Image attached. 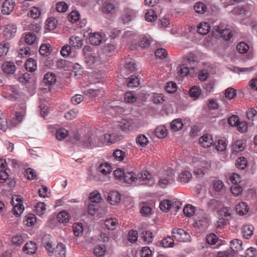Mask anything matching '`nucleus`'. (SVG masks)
<instances>
[{
  "label": "nucleus",
  "mask_w": 257,
  "mask_h": 257,
  "mask_svg": "<svg viewBox=\"0 0 257 257\" xmlns=\"http://www.w3.org/2000/svg\"><path fill=\"white\" fill-rule=\"evenodd\" d=\"M175 182L174 173L173 170L168 169L160 174L158 185L162 188H166Z\"/></svg>",
  "instance_id": "nucleus-1"
},
{
  "label": "nucleus",
  "mask_w": 257,
  "mask_h": 257,
  "mask_svg": "<svg viewBox=\"0 0 257 257\" xmlns=\"http://www.w3.org/2000/svg\"><path fill=\"white\" fill-rule=\"evenodd\" d=\"M137 183L139 185L152 186L155 184V180L149 171L143 170L137 175Z\"/></svg>",
  "instance_id": "nucleus-2"
},
{
  "label": "nucleus",
  "mask_w": 257,
  "mask_h": 257,
  "mask_svg": "<svg viewBox=\"0 0 257 257\" xmlns=\"http://www.w3.org/2000/svg\"><path fill=\"white\" fill-rule=\"evenodd\" d=\"M81 145L87 148H93L99 147L101 142L100 138L95 134H92L88 137L83 138L81 141Z\"/></svg>",
  "instance_id": "nucleus-3"
},
{
  "label": "nucleus",
  "mask_w": 257,
  "mask_h": 257,
  "mask_svg": "<svg viewBox=\"0 0 257 257\" xmlns=\"http://www.w3.org/2000/svg\"><path fill=\"white\" fill-rule=\"evenodd\" d=\"M172 234L176 240L181 242L190 241L191 236L189 233L185 230L179 228H174L172 230Z\"/></svg>",
  "instance_id": "nucleus-4"
},
{
  "label": "nucleus",
  "mask_w": 257,
  "mask_h": 257,
  "mask_svg": "<svg viewBox=\"0 0 257 257\" xmlns=\"http://www.w3.org/2000/svg\"><path fill=\"white\" fill-rule=\"evenodd\" d=\"M4 97L11 100H16L19 96V90L15 86H7L3 88L2 91Z\"/></svg>",
  "instance_id": "nucleus-5"
},
{
  "label": "nucleus",
  "mask_w": 257,
  "mask_h": 257,
  "mask_svg": "<svg viewBox=\"0 0 257 257\" xmlns=\"http://www.w3.org/2000/svg\"><path fill=\"white\" fill-rule=\"evenodd\" d=\"M21 105L22 111L21 112L16 111L14 114H12L11 116V119L9 120L13 126H16L18 123L21 122L23 119L26 106L24 103H22Z\"/></svg>",
  "instance_id": "nucleus-6"
},
{
  "label": "nucleus",
  "mask_w": 257,
  "mask_h": 257,
  "mask_svg": "<svg viewBox=\"0 0 257 257\" xmlns=\"http://www.w3.org/2000/svg\"><path fill=\"white\" fill-rule=\"evenodd\" d=\"M189 67L186 63H183L179 65L177 68V73L181 77L186 76L188 75H193L195 73V68L193 66Z\"/></svg>",
  "instance_id": "nucleus-7"
},
{
  "label": "nucleus",
  "mask_w": 257,
  "mask_h": 257,
  "mask_svg": "<svg viewBox=\"0 0 257 257\" xmlns=\"http://www.w3.org/2000/svg\"><path fill=\"white\" fill-rule=\"evenodd\" d=\"M51 239V236L49 234L44 235L42 239V243L48 252L49 256L53 254V245Z\"/></svg>",
  "instance_id": "nucleus-8"
},
{
  "label": "nucleus",
  "mask_w": 257,
  "mask_h": 257,
  "mask_svg": "<svg viewBox=\"0 0 257 257\" xmlns=\"http://www.w3.org/2000/svg\"><path fill=\"white\" fill-rule=\"evenodd\" d=\"M17 26L14 24L7 25L3 31V36L7 40L13 38L17 32Z\"/></svg>",
  "instance_id": "nucleus-9"
},
{
  "label": "nucleus",
  "mask_w": 257,
  "mask_h": 257,
  "mask_svg": "<svg viewBox=\"0 0 257 257\" xmlns=\"http://www.w3.org/2000/svg\"><path fill=\"white\" fill-rule=\"evenodd\" d=\"M15 2L14 0H5L1 7V11L3 14L10 15L14 10Z\"/></svg>",
  "instance_id": "nucleus-10"
},
{
  "label": "nucleus",
  "mask_w": 257,
  "mask_h": 257,
  "mask_svg": "<svg viewBox=\"0 0 257 257\" xmlns=\"http://www.w3.org/2000/svg\"><path fill=\"white\" fill-rule=\"evenodd\" d=\"M199 144L203 148H209L214 144L212 136L211 135L205 134L199 139Z\"/></svg>",
  "instance_id": "nucleus-11"
},
{
  "label": "nucleus",
  "mask_w": 257,
  "mask_h": 257,
  "mask_svg": "<svg viewBox=\"0 0 257 257\" xmlns=\"http://www.w3.org/2000/svg\"><path fill=\"white\" fill-rule=\"evenodd\" d=\"M107 199L111 204L115 205L120 202L121 195L117 191H112L108 193Z\"/></svg>",
  "instance_id": "nucleus-12"
},
{
  "label": "nucleus",
  "mask_w": 257,
  "mask_h": 257,
  "mask_svg": "<svg viewBox=\"0 0 257 257\" xmlns=\"http://www.w3.org/2000/svg\"><path fill=\"white\" fill-rule=\"evenodd\" d=\"M213 29H214V30L216 31L217 33L219 34L221 37L225 40H229L232 36L231 31L230 29H221L219 26H215Z\"/></svg>",
  "instance_id": "nucleus-13"
},
{
  "label": "nucleus",
  "mask_w": 257,
  "mask_h": 257,
  "mask_svg": "<svg viewBox=\"0 0 257 257\" xmlns=\"http://www.w3.org/2000/svg\"><path fill=\"white\" fill-rule=\"evenodd\" d=\"M6 161L3 159H0V183L5 182L8 178V174L6 172Z\"/></svg>",
  "instance_id": "nucleus-14"
},
{
  "label": "nucleus",
  "mask_w": 257,
  "mask_h": 257,
  "mask_svg": "<svg viewBox=\"0 0 257 257\" xmlns=\"http://www.w3.org/2000/svg\"><path fill=\"white\" fill-rule=\"evenodd\" d=\"M254 227L251 224H244L241 228L242 236L245 239H249L253 234Z\"/></svg>",
  "instance_id": "nucleus-15"
},
{
  "label": "nucleus",
  "mask_w": 257,
  "mask_h": 257,
  "mask_svg": "<svg viewBox=\"0 0 257 257\" xmlns=\"http://www.w3.org/2000/svg\"><path fill=\"white\" fill-rule=\"evenodd\" d=\"M119 126L121 130L125 132L131 131L134 128V123L132 120L122 119L119 122Z\"/></svg>",
  "instance_id": "nucleus-16"
},
{
  "label": "nucleus",
  "mask_w": 257,
  "mask_h": 257,
  "mask_svg": "<svg viewBox=\"0 0 257 257\" xmlns=\"http://www.w3.org/2000/svg\"><path fill=\"white\" fill-rule=\"evenodd\" d=\"M37 249L36 244L31 241L27 242L23 248V251L29 254H33L35 253Z\"/></svg>",
  "instance_id": "nucleus-17"
},
{
  "label": "nucleus",
  "mask_w": 257,
  "mask_h": 257,
  "mask_svg": "<svg viewBox=\"0 0 257 257\" xmlns=\"http://www.w3.org/2000/svg\"><path fill=\"white\" fill-rule=\"evenodd\" d=\"M66 248L65 245L60 243L53 248V254L55 257H66Z\"/></svg>",
  "instance_id": "nucleus-18"
},
{
  "label": "nucleus",
  "mask_w": 257,
  "mask_h": 257,
  "mask_svg": "<svg viewBox=\"0 0 257 257\" xmlns=\"http://www.w3.org/2000/svg\"><path fill=\"white\" fill-rule=\"evenodd\" d=\"M16 68L15 64L12 62H5L2 65L3 72L8 74H13L16 71Z\"/></svg>",
  "instance_id": "nucleus-19"
},
{
  "label": "nucleus",
  "mask_w": 257,
  "mask_h": 257,
  "mask_svg": "<svg viewBox=\"0 0 257 257\" xmlns=\"http://www.w3.org/2000/svg\"><path fill=\"white\" fill-rule=\"evenodd\" d=\"M103 39V36L98 33H92L89 37L90 43L93 45L100 44L102 42Z\"/></svg>",
  "instance_id": "nucleus-20"
},
{
  "label": "nucleus",
  "mask_w": 257,
  "mask_h": 257,
  "mask_svg": "<svg viewBox=\"0 0 257 257\" xmlns=\"http://www.w3.org/2000/svg\"><path fill=\"white\" fill-rule=\"evenodd\" d=\"M235 209L237 214L243 215L246 214L248 210V206L246 203L241 202L236 205Z\"/></svg>",
  "instance_id": "nucleus-21"
},
{
  "label": "nucleus",
  "mask_w": 257,
  "mask_h": 257,
  "mask_svg": "<svg viewBox=\"0 0 257 257\" xmlns=\"http://www.w3.org/2000/svg\"><path fill=\"white\" fill-rule=\"evenodd\" d=\"M69 44L72 47L79 49L83 45V41L79 37L72 36L69 38Z\"/></svg>",
  "instance_id": "nucleus-22"
},
{
  "label": "nucleus",
  "mask_w": 257,
  "mask_h": 257,
  "mask_svg": "<svg viewBox=\"0 0 257 257\" xmlns=\"http://www.w3.org/2000/svg\"><path fill=\"white\" fill-rule=\"evenodd\" d=\"M122 179L127 184L137 183V175L133 172H125Z\"/></svg>",
  "instance_id": "nucleus-23"
},
{
  "label": "nucleus",
  "mask_w": 257,
  "mask_h": 257,
  "mask_svg": "<svg viewBox=\"0 0 257 257\" xmlns=\"http://www.w3.org/2000/svg\"><path fill=\"white\" fill-rule=\"evenodd\" d=\"M154 133L155 136L159 139L165 138L168 134L167 128L163 125H160L157 127L155 130Z\"/></svg>",
  "instance_id": "nucleus-24"
},
{
  "label": "nucleus",
  "mask_w": 257,
  "mask_h": 257,
  "mask_svg": "<svg viewBox=\"0 0 257 257\" xmlns=\"http://www.w3.org/2000/svg\"><path fill=\"white\" fill-rule=\"evenodd\" d=\"M232 213V210L227 207H223L219 211L220 215L227 221H229L231 219Z\"/></svg>",
  "instance_id": "nucleus-25"
},
{
  "label": "nucleus",
  "mask_w": 257,
  "mask_h": 257,
  "mask_svg": "<svg viewBox=\"0 0 257 257\" xmlns=\"http://www.w3.org/2000/svg\"><path fill=\"white\" fill-rule=\"evenodd\" d=\"M210 29L209 24L206 22L201 23L197 27V32L199 34L205 35L208 33Z\"/></svg>",
  "instance_id": "nucleus-26"
},
{
  "label": "nucleus",
  "mask_w": 257,
  "mask_h": 257,
  "mask_svg": "<svg viewBox=\"0 0 257 257\" xmlns=\"http://www.w3.org/2000/svg\"><path fill=\"white\" fill-rule=\"evenodd\" d=\"M25 68L28 71L34 72L37 68L36 61L32 58H29L25 63Z\"/></svg>",
  "instance_id": "nucleus-27"
},
{
  "label": "nucleus",
  "mask_w": 257,
  "mask_h": 257,
  "mask_svg": "<svg viewBox=\"0 0 257 257\" xmlns=\"http://www.w3.org/2000/svg\"><path fill=\"white\" fill-rule=\"evenodd\" d=\"M68 131L64 128H59L56 132V139L59 141H62L68 136Z\"/></svg>",
  "instance_id": "nucleus-28"
},
{
  "label": "nucleus",
  "mask_w": 257,
  "mask_h": 257,
  "mask_svg": "<svg viewBox=\"0 0 257 257\" xmlns=\"http://www.w3.org/2000/svg\"><path fill=\"white\" fill-rule=\"evenodd\" d=\"M118 224L116 219L110 218L106 219L104 221V224L106 228L109 230H114Z\"/></svg>",
  "instance_id": "nucleus-29"
},
{
  "label": "nucleus",
  "mask_w": 257,
  "mask_h": 257,
  "mask_svg": "<svg viewBox=\"0 0 257 257\" xmlns=\"http://www.w3.org/2000/svg\"><path fill=\"white\" fill-rule=\"evenodd\" d=\"M37 219L35 215L29 214L26 215L23 221L24 223L27 226H31L34 225L36 222Z\"/></svg>",
  "instance_id": "nucleus-30"
},
{
  "label": "nucleus",
  "mask_w": 257,
  "mask_h": 257,
  "mask_svg": "<svg viewBox=\"0 0 257 257\" xmlns=\"http://www.w3.org/2000/svg\"><path fill=\"white\" fill-rule=\"evenodd\" d=\"M230 247L233 251H238L242 249V241L238 239H234L230 242Z\"/></svg>",
  "instance_id": "nucleus-31"
},
{
  "label": "nucleus",
  "mask_w": 257,
  "mask_h": 257,
  "mask_svg": "<svg viewBox=\"0 0 257 257\" xmlns=\"http://www.w3.org/2000/svg\"><path fill=\"white\" fill-rule=\"evenodd\" d=\"M57 219L60 223H67L70 219V215L66 211H62L57 214Z\"/></svg>",
  "instance_id": "nucleus-32"
},
{
  "label": "nucleus",
  "mask_w": 257,
  "mask_h": 257,
  "mask_svg": "<svg viewBox=\"0 0 257 257\" xmlns=\"http://www.w3.org/2000/svg\"><path fill=\"white\" fill-rule=\"evenodd\" d=\"M179 178L182 183H188L192 178V174L189 171H184L180 174Z\"/></svg>",
  "instance_id": "nucleus-33"
},
{
  "label": "nucleus",
  "mask_w": 257,
  "mask_h": 257,
  "mask_svg": "<svg viewBox=\"0 0 257 257\" xmlns=\"http://www.w3.org/2000/svg\"><path fill=\"white\" fill-rule=\"evenodd\" d=\"M44 79L46 83L52 85L56 82V77L54 73L49 72L44 75Z\"/></svg>",
  "instance_id": "nucleus-34"
},
{
  "label": "nucleus",
  "mask_w": 257,
  "mask_h": 257,
  "mask_svg": "<svg viewBox=\"0 0 257 257\" xmlns=\"http://www.w3.org/2000/svg\"><path fill=\"white\" fill-rule=\"evenodd\" d=\"M194 9L197 13L202 14L206 12L207 7L202 2H198L194 4Z\"/></svg>",
  "instance_id": "nucleus-35"
},
{
  "label": "nucleus",
  "mask_w": 257,
  "mask_h": 257,
  "mask_svg": "<svg viewBox=\"0 0 257 257\" xmlns=\"http://www.w3.org/2000/svg\"><path fill=\"white\" fill-rule=\"evenodd\" d=\"M33 74L29 73H25L18 78V81L24 84L31 82Z\"/></svg>",
  "instance_id": "nucleus-36"
},
{
  "label": "nucleus",
  "mask_w": 257,
  "mask_h": 257,
  "mask_svg": "<svg viewBox=\"0 0 257 257\" xmlns=\"http://www.w3.org/2000/svg\"><path fill=\"white\" fill-rule=\"evenodd\" d=\"M10 47L9 42L3 41L0 43V57L6 56Z\"/></svg>",
  "instance_id": "nucleus-37"
},
{
  "label": "nucleus",
  "mask_w": 257,
  "mask_h": 257,
  "mask_svg": "<svg viewBox=\"0 0 257 257\" xmlns=\"http://www.w3.org/2000/svg\"><path fill=\"white\" fill-rule=\"evenodd\" d=\"M141 238L145 243H151L153 240V233L150 231H143L141 233Z\"/></svg>",
  "instance_id": "nucleus-38"
},
{
  "label": "nucleus",
  "mask_w": 257,
  "mask_h": 257,
  "mask_svg": "<svg viewBox=\"0 0 257 257\" xmlns=\"http://www.w3.org/2000/svg\"><path fill=\"white\" fill-rule=\"evenodd\" d=\"M197 61V57L193 53H190L183 58V63H186L190 67L192 66V63Z\"/></svg>",
  "instance_id": "nucleus-39"
},
{
  "label": "nucleus",
  "mask_w": 257,
  "mask_h": 257,
  "mask_svg": "<svg viewBox=\"0 0 257 257\" xmlns=\"http://www.w3.org/2000/svg\"><path fill=\"white\" fill-rule=\"evenodd\" d=\"M89 198L92 203H99L101 200V194L97 190H95L90 193Z\"/></svg>",
  "instance_id": "nucleus-40"
},
{
  "label": "nucleus",
  "mask_w": 257,
  "mask_h": 257,
  "mask_svg": "<svg viewBox=\"0 0 257 257\" xmlns=\"http://www.w3.org/2000/svg\"><path fill=\"white\" fill-rule=\"evenodd\" d=\"M183 126L181 119L177 118L174 119L171 123V128L174 131H178Z\"/></svg>",
  "instance_id": "nucleus-41"
},
{
  "label": "nucleus",
  "mask_w": 257,
  "mask_h": 257,
  "mask_svg": "<svg viewBox=\"0 0 257 257\" xmlns=\"http://www.w3.org/2000/svg\"><path fill=\"white\" fill-rule=\"evenodd\" d=\"M201 90L198 86H194L190 88L189 94L191 97L194 98L195 100L199 97L201 94Z\"/></svg>",
  "instance_id": "nucleus-42"
},
{
  "label": "nucleus",
  "mask_w": 257,
  "mask_h": 257,
  "mask_svg": "<svg viewBox=\"0 0 257 257\" xmlns=\"http://www.w3.org/2000/svg\"><path fill=\"white\" fill-rule=\"evenodd\" d=\"M105 252L106 248L104 245H96L93 249L94 255L98 257L104 255Z\"/></svg>",
  "instance_id": "nucleus-43"
},
{
  "label": "nucleus",
  "mask_w": 257,
  "mask_h": 257,
  "mask_svg": "<svg viewBox=\"0 0 257 257\" xmlns=\"http://www.w3.org/2000/svg\"><path fill=\"white\" fill-rule=\"evenodd\" d=\"M30 49L29 47H22L18 50V56L20 58H26L30 55Z\"/></svg>",
  "instance_id": "nucleus-44"
},
{
  "label": "nucleus",
  "mask_w": 257,
  "mask_h": 257,
  "mask_svg": "<svg viewBox=\"0 0 257 257\" xmlns=\"http://www.w3.org/2000/svg\"><path fill=\"white\" fill-rule=\"evenodd\" d=\"M98 170L102 174L107 175L111 172V167L110 165L105 163L99 165Z\"/></svg>",
  "instance_id": "nucleus-45"
},
{
  "label": "nucleus",
  "mask_w": 257,
  "mask_h": 257,
  "mask_svg": "<svg viewBox=\"0 0 257 257\" xmlns=\"http://www.w3.org/2000/svg\"><path fill=\"white\" fill-rule=\"evenodd\" d=\"M101 92V90L98 89H88L85 90L84 91L85 94H86L87 96L90 98H94L96 96H99Z\"/></svg>",
  "instance_id": "nucleus-46"
},
{
  "label": "nucleus",
  "mask_w": 257,
  "mask_h": 257,
  "mask_svg": "<svg viewBox=\"0 0 257 257\" xmlns=\"http://www.w3.org/2000/svg\"><path fill=\"white\" fill-rule=\"evenodd\" d=\"M113 156L116 161L120 162L124 160L126 155L124 151L119 149H116L114 151L113 153Z\"/></svg>",
  "instance_id": "nucleus-47"
},
{
  "label": "nucleus",
  "mask_w": 257,
  "mask_h": 257,
  "mask_svg": "<svg viewBox=\"0 0 257 257\" xmlns=\"http://www.w3.org/2000/svg\"><path fill=\"white\" fill-rule=\"evenodd\" d=\"M35 211L38 215L41 216L43 215L46 211V205L43 202H39L35 206Z\"/></svg>",
  "instance_id": "nucleus-48"
},
{
  "label": "nucleus",
  "mask_w": 257,
  "mask_h": 257,
  "mask_svg": "<svg viewBox=\"0 0 257 257\" xmlns=\"http://www.w3.org/2000/svg\"><path fill=\"white\" fill-rule=\"evenodd\" d=\"M256 69L255 67L251 66L247 68H240L238 67H234L231 69V70L235 72L239 73L240 72L242 73H248L251 71H253Z\"/></svg>",
  "instance_id": "nucleus-49"
},
{
  "label": "nucleus",
  "mask_w": 257,
  "mask_h": 257,
  "mask_svg": "<svg viewBox=\"0 0 257 257\" xmlns=\"http://www.w3.org/2000/svg\"><path fill=\"white\" fill-rule=\"evenodd\" d=\"M73 231L76 236L82 235L83 231L82 224L81 223H75L73 226Z\"/></svg>",
  "instance_id": "nucleus-50"
},
{
  "label": "nucleus",
  "mask_w": 257,
  "mask_h": 257,
  "mask_svg": "<svg viewBox=\"0 0 257 257\" xmlns=\"http://www.w3.org/2000/svg\"><path fill=\"white\" fill-rule=\"evenodd\" d=\"M85 62L88 66H91L93 64H97L98 62V57H95L91 54L87 55L85 56Z\"/></svg>",
  "instance_id": "nucleus-51"
},
{
  "label": "nucleus",
  "mask_w": 257,
  "mask_h": 257,
  "mask_svg": "<svg viewBox=\"0 0 257 257\" xmlns=\"http://www.w3.org/2000/svg\"><path fill=\"white\" fill-rule=\"evenodd\" d=\"M161 244L164 247H171L174 245V239L171 236H168L161 240Z\"/></svg>",
  "instance_id": "nucleus-52"
},
{
  "label": "nucleus",
  "mask_w": 257,
  "mask_h": 257,
  "mask_svg": "<svg viewBox=\"0 0 257 257\" xmlns=\"http://www.w3.org/2000/svg\"><path fill=\"white\" fill-rule=\"evenodd\" d=\"M172 207V203L169 200H164L160 203V208L164 212H167Z\"/></svg>",
  "instance_id": "nucleus-53"
},
{
  "label": "nucleus",
  "mask_w": 257,
  "mask_h": 257,
  "mask_svg": "<svg viewBox=\"0 0 257 257\" xmlns=\"http://www.w3.org/2000/svg\"><path fill=\"white\" fill-rule=\"evenodd\" d=\"M57 21L54 18H48L46 21V27L47 30L52 31L56 28Z\"/></svg>",
  "instance_id": "nucleus-54"
},
{
  "label": "nucleus",
  "mask_w": 257,
  "mask_h": 257,
  "mask_svg": "<svg viewBox=\"0 0 257 257\" xmlns=\"http://www.w3.org/2000/svg\"><path fill=\"white\" fill-rule=\"evenodd\" d=\"M213 145L218 151H223L227 147L226 142L222 140H218L217 142H214Z\"/></svg>",
  "instance_id": "nucleus-55"
},
{
  "label": "nucleus",
  "mask_w": 257,
  "mask_h": 257,
  "mask_svg": "<svg viewBox=\"0 0 257 257\" xmlns=\"http://www.w3.org/2000/svg\"><path fill=\"white\" fill-rule=\"evenodd\" d=\"M249 49V46L245 42H240L236 46V50L240 54L246 53Z\"/></svg>",
  "instance_id": "nucleus-56"
},
{
  "label": "nucleus",
  "mask_w": 257,
  "mask_h": 257,
  "mask_svg": "<svg viewBox=\"0 0 257 257\" xmlns=\"http://www.w3.org/2000/svg\"><path fill=\"white\" fill-rule=\"evenodd\" d=\"M213 189L216 192H221L224 188L223 182L220 180H215L213 183Z\"/></svg>",
  "instance_id": "nucleus-57"
},
{
  "label": "nucleus",
  "mask_w": 257,
  "mask_h": 257,
  "mask_svg": "<svg viewBox=\"0 0 257 257\" xmlns=\"http://www.w3.org/2000/svg\"><path fill=\"white\" fill-rule=\"evenodd\" d=\"M137 144L141 147H144L149 143L148 138L144 135H141L136 139Z\"/></svg>",
  "instance_id": "nucleus-58"
},
{
  "label": "nucleus",
  "mask_w": 257,
  "mask_h": 257,
  "mask_svg": "<svg viewBox=\"0 0 257 257\" xmlns=\"http://www.w3.org/2000/svg\"><path fill=\"white\" fill-rule=\"evenodd\" d=\"M157 19V14L153 9H150L145 15V19L149 22H152Z\"/></svg>",
  "instance_id": "nucleus-59"
},
{
  "label": "nucleus",
  "mask_w": 257,
  "mask_h": 257,
  "mask_svg": "<svg viewBox=\"0 0 257 257\" xmlns=\"http://www.w3.org/2000/svg\"><path fill=\"white\" fill-rule=\"evenodd\" d=\"M140 84L139 78L137 76L132 75L130 78L127 83L128 87L133 88L137 87Z\"/></svg>",
  "instance_id": "nucleus-60"
},
{
  "label": "nucleus",
  "mask_w": 257,
  "mask_h": 257,
  "mask_svg": "<svg viewBox=\"0 0 257 257\" xmlns=\"http://www.w3.org/2000/svg\"><path fill=\"white\" fill-rule=\"evenodd\" d=\"M115 8L114 2L108 1L104 4L103 11L105 13H109L114 10Z\"/></svg>",
  "instance_id": "nucleus-61"
},
{
  "label": "nucleus",
  "mask_w": 257,
  "mask_h": 257,
  "mask_svg": "<svg viewBox=\"0 0 257 257\" xmlns=\"http://www.w3.org/2000/svg\"><path fill=\"white\" fill-rule=\"evenodd\" d=\"M50 46L48 44H42L39 48V53L41 55L47 56L50 53Z\"/></svg>",
  "instance_id": "nucleus-62"
},
{
  "label": "nucleus",
  "mask_w": 257,
  "mask_h": 257,
  "mask_svg": "<svg viewBox=\"0 0 257 257\" xmlns=\"http://www.w3.org/2000/svg\"><path fill=\"white\" fill-rule=\"evenodd\" d=\"M236 166L240 170L244 169L247 165V161L244 157H240L236 160Z\"/></svg>",
  "instance_id": "nucleus-63"
},
{
  "label": "nucleus",
  "mask_w": 257,
  "mask_h": 257,
  "mask_svg": "<svg viewBox=\"0 0 257 257\" xmlns=\"http://www.w3.org/2000/svg\"><path fill=\"white\" fill-rule=\"evenodd\" d=\"M36 40V37L35 34L33 33H28L25 37V41L28 45H32L34 44Z\"/></svg>",
  "instance_id": "nucleus-64"
}]
</instances>
